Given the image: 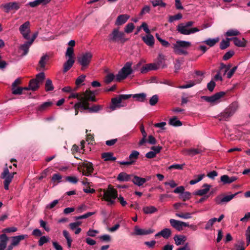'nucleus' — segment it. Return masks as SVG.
<instances>
[{
    "instance_id": "1",
    "label": "nucleus",
    "mask_w": 250,
    "mask_h": 250,
    "mask_svg": "<svg viewBox=\"0 0 250 250\" xmlns=\"http://www.w3.org/2000/svg\"><path fill=\"white\" fill-rule=\"evenodd\" d=\"M191 43L190 42L178 40L173 44L174 52L177 55H185L188 54L187 49L190 47Z\"/></svg>"
},
{
    "instance_id": "2",
    "label": "nucleus",
    "mask_w": 250,
    "mask_h": 250,
    "mask_svg": "<svg viewBox=\"0 0 250 250\" xmlns=\"http://www.w3.org/2000/svg\"><path fill=\"white\" fill-rule=\"evenodd\" d=\"M140 65L141 63L139 62L132 67V62H126L119 71L116 76V78H126L129 75L133 73L134 71L137 69Z\"/></svg>"
},
{
    "instance_id": "3",
    "label": "nucleus",
    "mask_w": 250,
    "mask_h": 250,
    "mask_svg": "<svg viewBox=\"0 0 250 250\" xmlns=\"http://www.w3.org/2000/svg\"><path fill=\"white\" fill-rule=\"evenodd\" d=\"M128 40L127 38H125V33L120 31L118 28H114L108 35V41L111 42L124 43Z\"/></svg>"
},
{
    "instance_id": "4",
    "label": "nucleus",
    "mask_w": 250,
    "mask_h": 250,
    "mask_svg": "<svg viewBox=\"0 0 250 250\" xmlns=\"http://www.w3.org/2000/svg\"><path fill=\"white\" fill-rule=\"evenodd\" d=\"M118 197L117 190L113 188L111 185L108 186V188L107 190H104L103 198L108 202V205L111 206L115 203V199Z\"/></svg>"
},
{
    "instance_id": "5",
    "label": "nucleus",
    "mask_w": 250,
    "mask_h": 250,
    "mask_svg": "<svg viewBox=\"0 0 250 250\" xmlns=\"http://www.w3.org/2000/svg\"><path fill=\"white\" fill-rule=\"evenodd\" d=\"M237 108V104L236 103H233L223 112L218 116V118L220 121H227L234 114Z\"/></svg>"
},
{
    "instance_id": "6",
    "label": "nucleus",
    "mask_w": 250,
    "mask_h": 250,
    "mask_svg": "<svg viewBox=\"0 0 250 250\" xmlns=\"http://www.w3.org/2000/svg\"><path fill=\"white\" fill-rule=\"evenodd\" d=\"M241 192V191H239L235 193L234 194H231L228 195H224L223 194L220 195L215 197L214 201L216 204L222 205L229 202L236 196Z\"/></svg>"
},
{
    "instance_id": "7",
    "label": "nucleus",
    "mask_w": 250,
    "mask_h": 250,
    "mask_svg": "<svg viewBox=\"0 0 250 250\" xmlns=\"http://www.w3.org/2000/svg\"><path fill=\"white\" fill-rule=\"evenodd\" d=\"M92 57V55L89 52L82 53L79 57H78V61L82 65L83 69L89 65Z\"/></svg>"
},
{
    "instance_id": "8",
    "label": "nucleus",
    "mask_w": 250,
    "mask_h": 250,
    "mask_svg": "<svg viewBox=\"0 0 250 250\" xmlns=\"http://www.w3.org/2000/svg\"><path fill=\"white\" fill-rule=\"evenodd\" d=\"M177 30L182 34L187 35L198 32L200 30L197 27L189 28L182 23L177 26Z\"/></svg>"
},
{
    "instance_id": "9",
    "label": "nucleus",
    "mask_w": 250,
    "mask_h": 250,
    "mask_svg": "<svg viewBox=\"0 0 250 250\" xmlns=\"http://www.w3.org/2000/svg\"><path fill=\"white\" fill-rule=\"evenodd\" d=\"M81 166L83 167V169H82V173L83 175L86 176L91 175V174L94 170L92 163L86 161L82 163Z\"/></svg>"
},
{
    "instance_id": "10",
    "label": "nucleus",
    "mask_w": 250,
    "mask_h": 250,
    "mask_svg": "<svg viewBox=\"0 0 250 250\" xmlns=\"http://www.w3.org/2000/svg\"><path fill=\"white\" fill-rule=\"evenodd\" d=\"M225 94V93L224 92L221 91L216 93L211 96H203L201 97V99L207 102L212 104L217 102L221 97H223Z\"/></svg>"
},
{
    "instance_id": "11",
    "label": "nucleus",
    "mask_w": 250,
    "mask_h": 250,
    "mask_svg": "<svg viewBox=\"0 0 250 250\" xmlns=\"http://www.w3.org/2000/svg\"><path fill=\"white\" fill-rule=\"evenodd\" d=\"M21 79H16L11 85L12 93L13 95H21L22 94V87L20 86L21 83Z\"/></svg>"
},
{
    "instance_id": "12",
    "label": "nucleus",
    "mask_w": 250,
    "mask_h": 250,
    "mask_svg": "<svg viewBox=\"0 0 250 250\" xmlns=\"http://www.w3.org/2000/svg\"><path fill=\"white\" fill-rule=\"evenodd\" d=\"M231 66V65L230 64L226 65L222 63L220 65L219 71L215 75L214 78H222L223 77H227L228 71L230 68Z\"/></svg>"
},
{
    "instance_id": "13",
    "label": "nucleus",
    "mask_w": 250,
    "mask_h": 250,
    "mask_svg": "<svg viewBox=\"0 0 250 250\" xmlns=\"http://www.w3.org/2000/svg\"><path fill=\"white\" fill-rule=\"evenodd\" d=\"M30 22L29 21H26L22 24L19 28L20 33L22 34L24 38L25 39H29V33H30Z\"/></svg>"
},
{
    "instance_id": "14",
    "label": "nucleus",
    "mask_w": 250,
    "mask_h": 250,
    "mask_svg": "<svg viewBox=\"0 0 250 250\" xmlns=\"http://www.w3.org/2000/svg\"><path fill=\"white\" fill-rule=\"evenodd\" d=\"M160 69L156 62L146 64L141 69V73H146L150 70H155Z\"/></svg>"
},
{
    "instance_id": "15",
    "label": "nucleus",
    "mask_w": 250,
    "mask_h": 250,
    "mask_svg": "<svg viewBox=\"0 0 250 250\" xmlns=\"http://www.w3.org/2000/svg\"><path fill=\"white\" fill-rule=\"evenodd\" d=\"M1 7L4 8L6 13H8L9 10L15 9L18 10L20 7L18 3L17 2H8L5 4H2L0 6Z\"/></svg>"
},
{
    "instance_id": "16",
    "label": "nucleus",
    "mask_w": 250,
    "mask_h": 250,
    "mask_svg": "<svg viewBox=\"0 0 250 250\" xmlns=\"http://www.w3.org/2000/svg\"><path fill=\"white\" fill-rule=\"evenodd\" d=\"M143 42L148 46L152 47L154 44V38L150 33H147L145 36L142 37Z\"/></svg>"
},
{
    "instance_id": "17",
    "label": "nucleus",
    "mask_w": 250,
    "mask_h": 250,
    "mask_svg": "<svg viewBox=\"0 0 250 250\" xmlns=\"http://www.w3.org/2000/svg\"><path fill=\"white\" fill-rule=\"evenodd\" d=\"M28 237V236L27 234H22L12 237V242L11 244H12V246H14V247L17 246L19 244L21 240L25 238H27Z\"/></svg>"
},
{
    "instance_id": "18",
    "label": "nucleus",
    "mask_w": 250,
    "mask_h": 250,
    "mask_svg": "<svg viewBox=\"0 0 250 250\" xmlns=\"http://www.w3.org/2000/svg\"><path fill=\"white\" fill-rule=\"evenodd\" d=\"M135 234L137 235H147L152 233L154 232V230L149 229H139L136 226L134 228Z\"/></svg>"
},
{
    "instance_id": "19",
    "label": "nucleus",
    "mask_w": 250,
    "mask_h": 250,
    "mask_svg": "<svg viewBox=\"0 0 250 250\" xmlns=\"http://www.w3.org/2000/svg\"><path fill=\"white\" fill-rule=\"evenodd\" d=\"M130 16L127 14L120 15L117 18L115 24L119 26L125 23L129 19Z\"/></svg>"
},
{
    "instance_id": "20",
    "label": "nucleus",
    "mask_w": 250,
    "mask_h": 250,
    "mask_svg": "<svg viewBox=\"0 0 250 250\" xmlns=\"http://www.w3.org/2000/svg\"><path fill=\"white\" fill-rule=\"evenodd\" d=\"M131 181L134 185L139 187L142 186L147 181V179L142 178L136 175H133Z\"/></svg>"
},
{
    "instance_id": "21",
    "label": "nucleus",
    "mask_w": 250,
    "mask_h": 250,
    "mask_svg": "<svg viewBox=\"0 0 250 250\" xmlns=\"http://www.w3.org/2000/svg\"><path fill=\"white\" fill-rule=\"evenodd\" d=\"M202 187L205 188L196 190L194 192L193 194L195 195L199 196L205 195L209 191L211 186L208 184H204Z\"/></svg>"
},
{
    "instance_id": "22",
    "label": "nucleus",
    "mask_w": 250,
    "mask_h": 250,
    "mask_svg": "<svg viewBox=\"0 0 250 250\" xmlns=\"http://www.w3.org/2000/svg\"><path fill=\"white\" fill-rule=\"evenodd\" d=\"M80 102H78L75 104V106L77 108H82L84 110H88L89 109V103L85 100V97H83V99L80 100Z\"/></svg>"
},
{
    "instance_id": "23",
    "label": "nucleus",
    "mask_w": 250,
    "mask_h": 250,
    "mask_svg": "<svg viewBox=\"0 0 250 250\" xmlns=\"http://www.w3.org/2000/svg\"><path fill=\"white\" fill-rule=\"evenodd\" d=\"M51 0H35L28 3V5L31 7H35L40 5H46L48 4Z\"/></svg>"
},
{
    "instance_id": "24",
    "label": "nucleus",
    "mask_w": 250,
    "mask_h": 250,
    "mask_svg": "<svg viewBox=\"0 0 250 250\" xmlns=\"http://www.w3.org/2000/svg\"><path fill=\"white\" fill-rule=\"evenodd\" d=\"M133 175L127 174L125 172H121L117 176V180L121 182L131 181Z\"/></svg>"
},
{
    "instance_id": "25",
    "label": "nucleus",
    "mask_w": 250,
    "mask_h": 250,
    "mask_svg": "<svg viewBox=\"0 0 250 250\" xmlns=\"http://www.w3.org/2000/svg\"><path fill=\"white\" fill-rule=\"evenodd\" d=\"M16 174V172H14L10 174V175H8L7 176H5V178H1L2 179H4L3 184H4V188L6 190H8L9 189V185L11 182L14 175Z\"/></svg>"
},
{
    "instance_id": "26",
    "label": "nucleus",
    "mask_w": 250,
    "mask_h": 250,
    "mask_svg": "<svg viewBox=\"0 0 250 250\" xmlns=\"http://www.w3.org/2000/svg\"><path fill=\"white\" fill-rule=\"evenodd\" d=\"M93 92L90 91L89 89H87L84 93H83V96L85 97V100L88 101L96 102V99L94 95Z\"/></svg>"
},
{
    "instance_id": "27",
    "label": "nucleus",
    "mask_w": 250,
    "mask_h": 250,
    "mask_svg": "<svg viewBox=\"0 0 250 250\" xmlns=\"http://www.w3.org/2000/svg\"><path fill=\"white\" fill-rule=\"evenodd\" d=\"M171 226L178 231L183 230L182 221L171 219L169 220Z\"/></svg>"
},
{
    "instance_id": "28",
    "label": "nucleus",
    "mask_w": 250,
    "mask_h": 250,
    "mask_svg": "<svg viewBox=\"0 0 250 250\" xmlns=\"http://www.w3.org/2000/svg\"><path fill=\"white\" fill-rule=\"evenodd\" d=\"M122 101L120 97L112 98L111 100L112 104L110 106V108L112 110H115L117 108L121 107L120 104Z\"/></svg>"
},
{
    "instance_id": "29",
    "label": "nucleus",
    "mask_w": 250,
    "mask_h": 250,
    "mask_svg": "<svg viewBox=\"0 0 250 250\" xmlns=\"http://www.w3.org/2000/svg\"><path fill=\"white\" fill-rule=\"evenodd\" d=\"M155 62L159 68H164L166 65L165 56L162 54H159Z\"/></svg>"
},
{
    "instance_id": "30",
    "label": "nucleus",
    "mask_w": 250,
    "mask_h": 250,
    "mask_svg": "<svg viewBox=\"0 0 250 250\" xmlns=\"http://www.w3.org/2000/svg\"><path fill=\"white\" fill-rule=\"evenodd\" d=\"M101 157L104 161H114L116 160V158L113 156V153L110 152L103 153Z\"/></svg>"
},
{
    "instance_id": "31",
    "label": "nucleus",
    "mask_w": 250,
    "mask_h": 250,
    "mask_svg": "<svg viewBox=\"0 0 250 250\" xmlns=\"http://www.w3.org/2000/svg\"><path fill=\"white\" fill-rule=\"evenodd\" d=\"M40 79H31L29 82V89L36 91L39 88Z\"/></svg>"
},
{
    "instance_id": "32",
    "label": "nucleus",
    "mask_w": 250,
    "mask_h": 250,
    "mask_svg": "<svg viewBox=\"0 0 250 250\" xmlns=\"http://www.w3.org/2000/svg\"><path fill=\"white\" fill-rule=\"evenodd\" d=\"M48 56L47 55H43L39 62V67L40 69L43 70L45 69V65L48 60Z\"/></svg>"
},
{
    "instance_id": "33",
    "label": "nucleus",
    "mask_w": 250,
    "mask_h": 250,
    "mask_svg": "<svg viewBox=\"0 0 250 250\" xmlns=\"http://www.w3.org/2000/svg\"><path fill=\"white\" fill-rule=\"evenodd\" d=\"M75 62L74 59H67V61L63 65V72H66L69 70Z\"/></svg>"
},
{
    "instance_id": "34",
    "label": "nucleus",
    "mask_w": 250,
    "mask_h": 250,
    "mask_svg": "<svg viewBox=\"0 0 250 250\" xmlns=\"http://www.w3.org/2000/svg\"><path fill=\"white\" fill-rule=\"evenodd\" d=\"M32 44L31 42L28 41L21 45L20 49L23 51L22 55H26L28 53L29 48Z\"/></svg>"
},
{
    "instance_id": "35",
    "label": "nucleus",
    "mask_w": 250,
    "mask_h": 250,
    "mask_svg": "<svg viewBox=\"0 0 250 250\" xmlns=\"http://www.w3.org/2000/svg\"><path fill=\"white\" fill-rule=\"evenodd\" d=\"M145 214H152L157 211V209L154 206L145 207L143 208Z\"/></svg>"
},
{
    "instance_id": "36",
    "label": "nucleus",
    "mask_w": 250,
    "mask_h": 250,
    "mask_svg": "<svg viewBox=\"0 0 250 250\" xmlns=\"http://www.w3.org/2000/svg\"><path fill=\"white\" fill-rule=\"evenodd\" d=\"M231 40L233 41L234 44L239 47H244L245 46V40L244 39L240 40L236 37L230 38Z\"/></svg>"
},
{
    "instance_id": "37",
    "label": "nucleus",
    "mask_w": 250,
    "mask_h": 250,
    "mask_svg": "<svg viewBox=\"0 0 250 250\" xmlns=\"http://www.w3.org/2000/svg\"><path fill=\"white\" fill-rule=\"evenodd\" d=\"M168 124L174 126H180L182 125V122L177 120L176 117L174 116L169 120Z\"/></svg>"
},
{
    "instance_id": "38",
    "label": "nucleus",
    "mask_w": 250,
    "mask_h": 250,
    "mask_svg": "<svg viewBox=\"0 0 250 250\" xmlns=\"http://www.w3.org/2000/svg\"><path fill=\"white\" fill-rule=\"evenodd\" d=\"M146 94L142 93L132 95V97L135 98L137 101L143 102L146 98Z\"/></svg>"
},
{
    "instance_id": "39",
    "label": "nucleus",
    "mask_w": 250,
    "mask_h": 250,
    "mask_svg": "<svg viewBox=\"0 0 250 250\" xmlns=\"http://www.w3.org/2000/svg\"><path fill=\"white\" fill-rule=\"evenodd\" d=\"M65 56L67 59H74V52L73 48L72 47H68L67 48Z\"/></svg>"
},
{
    "instance_id": "40",
    "label": "nucleus",
    "mask_w": 250,
    "mask_h": 250,
    "mask_svg": "<svg viewBox=\"0 0 250 250\" xmlns=\"http://www.w3.org/2000/svg\"><path fill=\"white\" fill-rule=\"evenodd\" d=\"M161 236L165 239H168L171 235V231L169 229L165 228L160 231Z\"/></svg>"
},
{
    "instance_id": "41",
    "label": "nucleus",
    "mask_w": 250,
    "mask_h": 250,
    "mask_svg": "<svg viewBox=\"0 0 250 250\" xmlns=\"http://www.w3.org/2000/svg\"><path fill=\"white\" fill-rule=\"evenodd\" d=\"M150 2L152 3L154 7L160 6L162 7H165L166 3L162 0H151Z\"/></svg>"
},
{
    "instance_id": "42",
    "label": "nucleus",
    "mask_w": 250,
    "mask_h": 250,
    "mask_svg": "<svg viewBox=\"0 0 250 250\" xmlns=\"http://www.w3.org/2000/svg\"><path fill=\"white\" fill-rule=\"evenodd\" d=\"M187 154L191 156H193L196 154L201 153L202 150L197 148H190L186 150Z\"/></svg>"
},
{
    "instance_id": "43",
    "label": "nucleus",
    "mask_w": 250,
    "mask_h": 250,
    "mask_svg": "<svg viewBox=\"0 0 250 250\" xmlns=\"http://www.w3.org/2000/svg\"><path fill=\"white\" fill-rule=\"evenodd\" d=\"M174 240L175 242V244L177 246L180 245L182 242L186 241V237L183 235H175L174 237Z\"/></svg>"
},
{
    "instance_id": "44",
    "label": "nucleus",
    "mask_w": 250,
    "mask_h": 250,
    "mask_svg": "<svg viewBox=\"0 0 250 250\" xmlns=\"http://www.w3.org/2000/svg\"><path fill=\"white\" fill-rule=\"evenodd\" d=\"M139 152L136 150H133L129 156V159L130 161H133V164L136 162V160L138 158Z\"/></svg>"
},
{
    "instance_id": "45",
    "label": "nucleus",
    "mask_w": 250,
    "mask_h": 250,
    "mask_svg": "<svg viewBox=\"0 0 250 250\" xmlns=\"http://www.w3.org/2000/svg\"><path fill=\"white\" fill-rule=\"evenodd\" d=\"M196 212L197 211H195V212H193V213H194ZM192 214H193V213H192ZM191 215V213H188V212H186V213L180 212V213H176L175 214V215L176 216L181 218L185 219H188L191 218L192 217Z\"/></svg>"
},
{
    "instance_id": "46",
    "label": "nucleus",
    "mask_w": 250,
    "mask_h": 250,
    "mask_svg": "<svg viewBox=\"0 0 250 250\" xmlns=\"http://www.w3.org/2000/svg\"><path fill=\"white\" fill-rule=\"evenodd\" d=\"M240 32L235 29H231L228 30L225 33V35L227 37L236 36L240 34Z\"/></svg>"
},
{
    "instance_id": "47",
    "label": "nucleus",
    "mask_w": 250,
    "mask_h": 250,
    "mask_svg": "<svg viewBox=\"0 0 250 250\" xmlns=\"http://www.w3.org/2000/svg\"><path fill=\"white\" fill-rule=\"evenodd\" d=\"M218 41L219 38H217L214 39H208L204 41L203 42L209 45L210 47H212L214 46Z\"/></svg>"
},
{
    "instance_id": "48",
    "label": "nucleus",
    "mask_w": 250,
    "mask_h": 250,
    "mask_svg": "<svg viewBox=\"0 0 250 250\" xmlns=\"http://www.w3.org/2000/svg\"><path fill=\"white\" fill-rule=\"evenodd\" d=\"M230 40V38H227L226 40H222L220 44V48L221 49L227 48L229 45V41Z\"/></svg>"
},
{
    "instance_id": "49",
    "label": "nucleus",
    "mask_w": 250,
    "mask_h": 250,
    "mask_svg": "<svg viewBox=\"0 0 250 250\" xmlns=\"http://www.w3.org/2000/svg\"><path fill=\"white\" fill-rule=\"evenodd\" d=\"M8 238L5 233L0 235V245L6 247Z\"/></svg>"
},
{
    "instance_id": "50",
    "label": "nucleus",
    "mask_w": 250,
    "mask_h": 250,
    "mask_svg": "<svg viewBox=\"0 0 250 250\" xmlns=\"http://www.w3.org/2000/svg\"><path fill=\"white\" fill-rule=\"evenodd\" d=\"M54 89V86L52 84V81L50 79H47L45 84V90L48 92L52 91Z\"/></svg>"
},
{
    "instance_id": "51",
    "label": "nucleus",
    "mask_w": 250,
    "mask_h": 250,
    "mask_svg": "<svg viewBox=\"0 0 250 250\" xmlns=\"http://www.w3.org/2000/svg\"><path fill=\"white\" fill-rule=\"evenodd\" d=\"M134 28V24L132 23H128L126 24V25L125 26L124 28V33H130L132 32Z\"/></svg>"
},
{
    "instance_id": "52",
    "label": "nucleus",
    "mask_w": 250,
    "mask_h": 250,
    "mask_svg": "<svg viewBox=\"0 0 250 250\" xmlns=\"http://www.w3.org/2000/svg\"><path fill=\"white\" fill-rule=\"evenodd\" d=\"M179 198L183 201H186L191 198V193L188 191L184 192L180 195Z\"/></svg>"
},
{
    "instance_id": "53",
    "label": "nucleus",
    "mask_w": 250,
    "mask_h": 250,
    "mask_svg": "<svg viewBox=\"0 0 250 250\" xmlns=\"http://www.w3.org/2000/svg\"><path fill=\"white\" fill-rule=\"evenodd\" d=\"M244 242L243 241H239L238 244H236L234 246L232 250H245V247L244 246Z\"/></svg>"
},
{
    "instance_id": "54",
    "label": "nucleus",
    "mask_w": 250,
    "mask_h": 250,
    "mask_svg": "<svg viewBox=\"0 0 250 250\" xmlns=\"http://www.w3.org/2000/svg\"><path fill=\"white\" fill-rule=\"evenodd\" d=\"M216 222V218H213L209 219L207 223L205 229L206 230H209L211 229L214 223Z\"/></svg>"
},
{
    "instance_id": "55",
    "label": "nucleus",
    "mask_w": 250,
    "mask_h": 250,
    "mask_svg": "<svg viewBox=\"0 0 250 250\" xmlns=\"http://www.w3.org/2000/svg\"><path fill=\"white\" fill-rule=\"evenodd\" d=\"M94 214V212H88L83 215L75 217V219L76 220H78L80 219H86Z\"/></svg>"
},
{
    "instance_id": "56",
    "label": "nucleus",
    "mask_w": 250,
    "mask_h": 250,
    "mask_svg": "<svg viewBox=\"0 0 250 250\" xmlns=\"http://www.w3.org/2000/svg\"><path fill=\"white\" fill-rule=\"evenodd\" d=\"M156 37L163 46L165 47H168L170 45V43L167 41L162 39L158 34L157 33L156 34Z\"/></svg>"
},
{
    "instance_id": "57",
    "label": "nucleus",
    "mask_w": 250,
    "mask_h": 250,
    "mask_svg": "<svg viewBox=\"0 0 250 250\" xmlns=\"http://www.w3.org/2000/svg\"><path fill=\"white\" fill-rule=\"evenodd\" d=\"M182 18V15L181 14L179 13L174 16H170L169 18L168 21L169 22H172L175 21H177Z\"/></svg>"
},
{
    "instance_id": "58",
    "label": "nucleus",
    "mask_w": 250,
    "mask_h": 250,
    "mask_svg": "<svg viewBox=\"0 0 250 250\" xmlns=\"http://www.w3.org/2000/svg\"><path fill=\"white\" fill-rule=\"evenodd\" d=\"M147 83H164V84H168V85H171V84L170 83H169V82L167 80H165L164 81H158V79H149L147 82Z\"/></svg>"
},
{
    "instance_id": "59",
    "label": "nucleus",
    "mask_w": 250,
    "mask_h": 250,
    "mask_svg": "<svg viewBox=\"0 0 250 250\" xmlns=\"http://www.w3.org/2000/svg\"><path fill=\"white\" fill-rule=\"evenodd\" d=\"M159 100L158 96L157 95H153L149 100V103L151 106L156 104Z\"/></svg>"
},
{
    "instance_id": "60",
    "label": "nucleus",
    "mask_w": 250,
    "mask_h": 250,
    "mask_svg": "<svg viewBox=\"0 0 250 250\" xmlns=\"http://www.w3.org/2000/svg\"><path fill=\"white\" fill-rule=\"evenodd\" d=\"M52 104L51 102H45L42 104H41L40 106L38 107V110L42 111L44 110H45L48 107L51 106Z\"/></svg>"
},
{
    "instance_id": "61",
    "label": "nucleus",
    "mask_w": 250,
    "mask_h": 250,
    "mask_svg": "<svg viewBox=\"0 0 250 250\" xmlns=\"http://www.w3.org/2000/svg\"><path fill=\"white\" fill-rule=\"evenodd\" d=\"M85 79H76L75 84L76 86L74 88L73 91H77L81 85L84 84V81Z\"/></svg>"
},
{
    "instance_id": "62",
    "label": "nucleus",
    "mask_w": 250,
    "mask_h": 250,
    "mask_svg": "<svg viewBox=\"0 0 250 250\" xmlns=\"http://www.w3.org/2000/svg\"><path fill=\"white\" fill-rule=\"evenodd\" d=\"M65 180L71 183L75 184L78 182V179L76 176H68L65 177Z\"/></svg>"
},
{
    "instance_id": "63",
    "label": "nucleus",
    "mask_w": 250,
    "mask_h": 250,
    "mask_svg": "<svg viewBox=\"0 0 250 250\" xmlns=\"http://www.w3.org/2000/svg\"><path fill=\"white\" fill-rule=\"evenodd\" d=\"M101 106L99 105H93L91 107L89 106L88 111L89 112L92 113V112H98L101 109Z\"/></svg>"
},
{
    "instance_id": "64",
    "label": "nucleus",
    "mask_w": 250,
    "mask_h": 250,
    "mask_svg": "<svg viewBox=\"0 0 250 250\" xmlns=\"http://www.w3.org/2000/svg\"><path fill=\"white\" fill-rule=\"evenodd\" d=\"M49 238H48L45 236H42L40 238V239L38 242L39 245L40 246H42L44 244L49 242Z\"/></svg>"
}]
</instances>
